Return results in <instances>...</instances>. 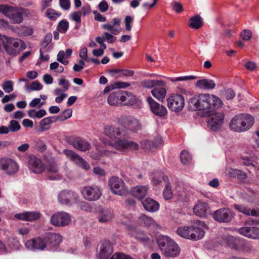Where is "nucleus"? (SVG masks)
<instances>
[{
  "label": "nucleus",
  "instance_id": "nucleus-1",
  "mask_svg": "<svg viewBox=\"0 0 259 259\" xmlns=\"http://www.w3.org/2000/svg\"><path fill=\"white\" fill-rule=\"evenodd\" d=\"M2 43L6 52L10 55L16 56L26 48V44L22 40L4 35Z\"/></svg>",
  "mask_w": 259,
  "mask_h": 259
},
{
  "label": "nucleus",
  "instance_id": "nucleus-2",
  "mask_svg": "<svg viewBox=\"0 0 259 259\" xmlns=\"http://www.w3.org/2000/svg\"><path fill=\"white\" fill-rule=\"evenodd\" d=\"M207 94H201L191 98L188 103V108L190 111H204L208 110Z\"/></svg>",
  "mask_w": 259,
  "mask_h": 259
},
{
  "label": "nucleus",
  "instance_id": "nucleus-3",
  "mask_svg": "<svg viewBox=\"0 0 259 259\" xmlns=\"http://www.w3.org/2000/svg\"><path fill=\"white\" fill-rule=\"evenodd\" d=\"M108 185L111 192L116 195L123 196L128 193V189L124 181L117 177L113 176L108 180Z\"/></svg>",
  "mask_w": 259,
  "mask_h": 259
},
{
  "label": "nucleus",
  "instance_id": "nucleus-4",
  "mask_svg": "<svg viewBox=\"0 0 259 259\" xmlns=\"http://www.w3.org/2000/svg\"><path fill=\"white\" fill-rule=\"evenodd\" d=\"M0 12L8 17L14 23L19 24L23 21V18L19 11V8L12 7L8 5H1Z\"/></svg>",
  "mask_w": 259,
  "mask_h": 259
},
{
  "label": "nucleus",
  "instance_id": "nucleus-5",
  "mask_svg": "<svg viewBox=\"0 0 259 259\" xmlns=\"http://www.w3.org/2000/svg\"><path fill=\"white\" fill-rule=\"evenodd\" d=\"M64 140L75 149L80 151H87L91 148L90 143L87 140L79 137L74 136H65Z\"/></svg>",
  "mask_w": 259,
  "mask_h": 259
},
{
  "label": "nucleus",
  "instance_id": "nucleus-6",
  "mask_svg": "<svg viewBox=\"0 0 259 259\" xmlns=\"http://www.w3.org/2000/svg\"><path fill=\"white\" fill-rule=\"evenodd\" d=\"M167 107L171 111L180 112L184 108L185 99L184 97L179 94H174L167 99Z\"/></svg>",
  "mask_w": 259,
  "mask_h": 259
},
{
  "label": "nucleus",
  "instance_id": "nucleus-7",
  "mask_svg": "<svg viewBox=\"0 0 259 259\" xmlns=\"http://www.w3.org/2000/svg\"><path fill=\"white\" fill-rule=\"evenodd\" d=\"M201 117H206L208 128L212 131H218L224 122V114H200Z\"/></svg>",
  "mask_w": 259,
  "mask_h": 259
},
{
  "label": "nucleus",
  "instance_id": "nucleus-8",
  "mask_svg": "<svg viewBox=\"0 0 259 259\" xmlns=\"http://www.w3.org/2000/svg\"><path fill=\"white\" fill-rule=\"evenodd\" d=\"M83 197L87 200L94 201L99 199L102 195L101 189L95 185L84 187L81 190Z\"/></svg>",
  "mask_w": 259,
  "mask_h": 259
},
{
  "label": "nucleus",
  "instance_id": "nucleus-9",
  "mask_svg": "<svg viewBox=\"0 0 259 259\" xmlns=\"http://www.w3.org/2000/svg\"><path fill=\"white\" fill-rule=\"evenodd\" d=\"M0 168L7 175H14L19 170V165L14 159L8 157L0 159Z\"/></svg>",
  "mask_w": 259,
  "mask_h": 259
},
{
  "label": "nucleus",
  "instance_id": "nucleus-10",
  "mask_svg": "<svg viewBox=\"0 0 259 259\" xmlns=\"http://www.w3.org/2000/svg\"><path fill=\"white\" fill-rule=\"evenodd\" d=\"M63 153L71 161L82 169L88 170L90 168V164L82 157L74 151L65 149L63 151Z\"/></svg>",
  "mask_w": 259,
  "mask_h": 259
},
{
  "label": "nucleus",
  "instance_id": "nucleus-11",
  "mask_svg": "<svg viewBox=\"0 0 259 259\" xmlns=\"http://www.w3.org/2000/svg\"><path fill=\"white\" fill-rule=\"evenodd\" d=\"M70 222V215L64 211L56 212L51 218V223L55 226L64 227L68 225Z\"/></svg>",
  "mask_w": 259,
  "mask_h": 259
},
{
  "label": "nucleus",
  "instance_id": "nucleus-12",
  "mask_svg": "<svg viewBox=\"0 0 259 259\" xmlns=\"http://www.w3.org/2000/svg\"><path fill=\"white\" fill-rule=\"evenodd\" d=\"M109 145L120 151L126 150H137L139 148L137 143L125 139H119L114 143H110Z\"/></svg>",
  "mask_w": 259,
  "mask_h": 259
},
{
  "label": "nucleus",
  "instance_id": "nucleus-13",
  "mask_svg": "<svg viewBox=\"0 0 259 259\" xmlns=\"http://www.w3.org/2000/svg\"><path fill=\"white\" fill-rule=\"evenodd\" d=\"M46 171L50 180H56L61 178L58 164L54 157L47 159Z\"/></svg>",
  "mask_w": 259,
  "mask_h": 259
},
{
  "label": "nucleus",
  "instance_id": "nucleus-14",
  "mask_svg": "<svg viewBox=\"0 0 259 259\" xmlns=\"http://www.w3.org/2000/svg\"><path fill=\"white\" fill-rule=\"evenodd\" d=\"M213 217L217 222L228 223L234 217V213L230 209L223 208L216 210L213 213Z\"/></svg>",
  "mask_w": 259,
  "mask_h": 259
},
{
  "label": "nucleus",
  "instance_id": "nucleus-15",
  "mask_svg": "<svg viewBox=\"0 0 259 259\" xmlns=\"http://www.w3.org/2000/svg\"><path fill=\"white\" fill-rule=\"evenodd\" d=\"M25 246L27 248L33 250H38L42 251L47 248V245L45 237H37L27 240L25 243Z\"/></svg>",
  "mask_w": 259,
  "mask_h": 259
},
{
  "label": "nucleus",
  "instance_id": "nucleus-16",
  "mask_svg": "<svg viewBox=\"0 0 259 259\" xmlns=\"http://www.w3.org/2000/svg\"><path fill=\"white\" fill-rule=\"evenodd\" d=\"M238 233L242 236L252 239H259V228L255 226H245L239 228Z\"/></svg>",
  "mask_w": 259,
  "mask_h": 259
},
{
  "label": "nucleus",
  "instance_id": "nucleus-17",
  "mask_svg": "<svg viewBox=\"0 0 259 259\" xmlns=\"http://www.w3.org/2000/svg\"><path fill=\"white\" fill-rule=\"evenodd\" d=\"M124 98L123 92L116 89L108 96V103L111 106H118L123 104Z\"/></svg>",
  "mask_w": 259,
  "mask_h": 259
},
{
  "label": "nucleus",
  "instance_id": "nucleus-18",
  "mask_svg": "<svg viewBox=\"0 0 259 259\" xmlns=\"http://www.w3.org/2000/svg\"><path fill=\"white\" fill-rule=\"evenodd\" d=\"M78 195L74 192L70 191H63L58 195V200L63 204H71L77 199Z\"/></svg>",
  "mask_w": 259,
  "mask_h": 259
},
{
  "label": "nucleus",
  "instance_id": "nucleus-19",
  "mask_svg": "<svg viewBox=\"0 0 259 259\" xmlns=\"http://www.w3.org/2000/svg\"><path fill=\"white\" fill-rule=\"evenodd\" d=\"M28 167L31 170L36 174L41 173L45 168L42 161L34 155L29 157Z\"/></svg>",
  "mask_w": 259,
  "mask_h": 259
},
{
  "label": "nucleus",
  "instance_id": "nucleus-20",
  "mask_svg": "<svg viewBox=\"0 0 259 259\" xmlns=\"http://www.w3.org/2000/svg\"><path fill=\"white\" fill-rule=\"evenodd\" d=\"M146 101L152 113H167L166 107L156 102L151 97H148Z\"/></svg>",
  "mask_w": 259,
  "mask_h": 259
},
{
  "label": "nucleus",
  "instance_id": "nucleus-21",
  "mask_svg": "<svg viewBox=\"0 0 259 259\" xmlns=\"http://www.w3.org/2000/svg\"><path fill=\"white\" fill-rule=\"evenodd\" d=\"M45 238L48 250H51L56 247L62 240V236L55 233H49Z\"/></svg>",
  "mask_w": 259,
  "mask_h": 259
},
{
  "label": "nucleus",
  "instance_id": "nucleus-22",
  "mask_svg": "<svg viewBox=\"0 0 259 259\" xmlns=\"http://www.w3.org/2000/svg\"><path fill=\"white\" fill-rule=\"evenodd\" d=\"M113 252V247L109 241H103L100 246L99 255L101 259L108 258Z\"/></svg>",
  "mask_w": 259,
  "mask_h": 259
},
{
  "label": "nucleus",
  "instance_id": "nucleus-23",
  "mask_svg": "<svg viewBox=\"0 0 259 259\" xmlns=\"http://www.w3.org/2000/svg\"><path fill=\"white\" fill-rule=\"evenodd\" d=\"M194 213L200 217H206L210 213L208 204L204 202L199 201L193 208Z\"/></svg>",
  "mask_w": 259,
  "mask_h": 259
},
{
  "label": "nucleus",
  "instance_id": "nucleus-24",
  "mask_svg": "<svg viewBox=\"0 0 259 259\" xmlns=\"http://www.w3.org/2000/svg\"><path fill=\"white\" fill-rule=\"evenodd\" d=\"M121 19L114 18L112 20V24L106 23L103 25L102 27L110 32L113 35H117L121 31L120 26Z\"/></svg>",
  "mask_w": 259,
  "mask_h": 259
},
{
  "label": "nucleus",
  "instance_id": "nucleus-25",
  "mask_svg": "<svg viewBox=\"0 0 259 259\" xmlns=\"http://www.w3.org/2000/svg\"><path fill=\"white\" fill-rule=\"evenodd\" d=\"M180 252V248L178 245L173 240L169 243V245L164 250L163 253L166 257H176Z\"/></svg>",
  "mask_w": 259,
  "mask_h": 259
},
{
  "label": "nucleus",
  "instance_id": "nucleus-26",
  "mask_svg": "<svg viewBox=\"0 0 259 259\" xmlns=\"http://www.w3.org/2000/svg\"><path fill=\"white\" fill-rule=\"evenodd\" d=\"M71 115L67 114V115H64L63 114H59L57 116L48 117L42 119L40 122V124L44 128L47 129L48 127H45L46 126L57 121H61L69 118L71 117Z\"/></svg>",
  "mask_w": 259,
  "mask_h": 259
},
{
  "label": "nucleus",
  "instance_id": "nucleus-27",
  "mask_svg": "<svg viewBox=\"0 0 259 259\" xmlns=\"http://www.w3.org/2000/svg\"><path fill=\"white\" fill-rule=\"evenodd\" d=\"M242 117L239 114H236L231 120L229 123L230 130L237 133H243Z\"/></svg>",
  "mask_w": 259,
  "mask_h": 259
},
{
  "label": "nucleus",
  "instance_id": "nucleus-28",
  "mask_svg": "<svg viewBox=\"0 0 259 259\" xmlns=\"http://www.w3.org/2000/svg\"><path fill=\"white\" fill-rule=\"evenodd\" d=\"M142 203L144 208L149 212H156L159 209V203L151 198H145Z\"/></svg>",
  "mask_w": 259,
  "mask_h": 259
},
{
  "label": "nucleus",
  "instance_id": "nucleus-29",
  "mask_svg": "<svg viewBox=\"0 0 259 259\" xmlns=\"http://www.w3.org/2000/svg\"><path fill=\"white\" fill-rule=\"evenodd\" d=\"M177 232L181 237L192 240H194L195 236L193 234V226H182L178 228Z\"/></svg>",
  "mask_w": 259,
  "mask_h": 259
},
{
  "label": "nucleus",
  "instance_id": "nucleus-30",
  "mask_svg": "<svg viewBox=\"0 0 259 259\" xmlns=\"http://www.w3.org/2000/svg\"><path fill=\"white\" fill-rule=\"evenodd\" d=\"M148 187L146 186L139 185L131 190V194L134 197L142 200L147 194Z\"/></svg>",
  "mask_w": 259,
  "mask_h": 259
},
{
  "label": "nucleus",
  "instance_id": "nucleus-31",
  "mask_svg": "<svg viewBox=\"0 0 259 259\" xmlns=\"http://www.w3.org/2000/svg\"><path fill=\"white\" fill-rule=\"evenodd\" d=\"M208 103L210 104L208 110H218L223 105L222 100L214 95L207 94Z\"/></svg>",
  "mask_w": 259,
  "mask_h": 259
},
{
  "label": "nucleus",
  "instance_id": "nucleus-32",
  "mask_svg": "<svg viewBox=\"0 0 259 259\" xmlns=\"http://www.w3.org/2000/svg\"><path fill=\"white\" fill-rule=\"evenodd\" d=\"M15 218L25 221H35L40 217V214L36 212H25L15 214Z\"/></svg>",
  "mask_w": 259,
  "mask_h": 259
},
{
  "label": "nucleus",
  "instance_id": "nucleus-33",
  "mask_svg": "<svg viewBox=\"0 0 259 259\" xmlns=\"http://www.w3.org/2000/svg\"><path fill=\"white\" fill-rule=\"evenodd\" d=\"M195 86L200 90H211L215 88V83L212 79H202L198 80Z\"/></svg>",
  "mask_w": 259,
  "mask_h": 259
},
{
  "label": "nucleus",
  "instance_id": "nucleus-34",
  "mask_svg": "<svg viewBox=\"0 0 259 259\" xmlns=\"http://www.w3.org/2000/svg\"><path fill=\"white\" fill-rule=\"evenodd\" d=\"M239 115L242 117L243 132L250 129L254 123V117L251 114H239Z\"/></svg>",
  "mask_w": 259,
  "mask_h": 259
},
{
  "label": "nucleus",
  "instance_id": "nucleus-35",
  "mask_svg": "<svg viewBox=\"0 0 259 259\" xmlns=\"http://www.w3.org/2000/svg\"><path fill=\"white\" fill-rule=\"evenodd\" d=\"M141 85L146 89H151L156 87H165V82L163 80L147 79L141 82Z\"/></svg>",
  "mask_w": 259,
  "mask_h": 259
},
{
  "label": "nucleus",
  "instance_id": "nucleus-36",
  "mask_svg": "<svg viewBox=\"0 0 259 259\" xmlns=\"http://www.w3.org/2000/svg\"><path fill=\"white\" fill-rule=\"evenodd\" d=\"M165 87H156L151 91L152 95L159 101L163 102L166 95Z\"/></svg>",
  "mask_w": 259,
  "mask_h": 259
},
{
  "label": "nucleus",
  "instance_id": "nucleus-37",
  "mask_svg": "<svg viewBox=\"0 0 259 259\" xmlns=\"http://www.w3.org/2000/svg\"><path fill=\"white\" fill-rule=\"evenodd\" d=\"M113 217L112 211L108 209H102L99 212L98 221L100 223H105L110 221Z\"/></svg>",
  "mask_w": 259,
  "mask_h": 259
},
{
  "label": "nucleus",
  "instance_id": "nucleus-38",
  "mask_svg": "<svg viewBox=\"0 0 259 259\" xmlns=\"http://www.w3.org/2000/svg\"><path fill=\"white\" fill-rule=\"evenodd\" d=\"M105 134L111 139H116L122 135V131L119 127L108 126L105 128Z\"/></svg>",
  "mask_w": 259,
  "mask_h": 259
},
{
  "label": "nucleus",
  "instance_id": "nucleus-39",
  "mask_svg": "<svg viewBox=\"0 0 259 259\" xmlns=\"http://www.w3.org/2000/svg\"><path fill=\"white\" fill-rule=\"evenodd\" d=\"M133 236L138 241L144 244H148L151 242L149 235L143 231H136Z\"/></svg>",
  "mask_w": 259,
  "mask_h": 259
},
{
  "label": "nucleus",
  "instance_id": "nucleus-40",
  "mask_svg": "<svg viewBox=\"0 0 259 259\" xmlns=\"http://www.w3.org/2000/svg\"><path fill=\"white\" fill-rule=\"evenodd\" d=\"M163 181L166 183L168 181V178L166 176H164L162 173L159 172H155L152 174V182L154 185H158Z\"/></svg>",
  "mask_w": 259,
  "mask_h": 259
},
{
  "label": "nucleus",
  "instance_id": "nucleus-41",
  "mask_svg": "<svg viewBox=\"0 0 259 259\" xmlns=\"http://www.w3.org/2000/svg\"><path fill=\"white\" fill-rule=\"evenodd\" d=\"M130 85V84L128 82H116L114 84H111L110 85L106 87L104 90L103 92L104 93H107L109 91L114 89H119V88H125Z\"/></svg>",
  "mask_w": 259,
  "mask_h": 259
},
{
  "label": "nucleus",
  "instance_id": "nucleus-42",
  "mask_svg": "<svg viewBox=\"0 0 259 259\" xmlns=\"http://www.w3.org/2000/svg\"><path fill=\"white\" fill-rule=\"evenodd\" d=\"M191 23L189 26L195 29H199L202 25V18L199 15H196L190 19Z\"/></svg>",
  "mask_w": 259,
  "mask_h": 259
},
{
  "label": "nucleus",
  "instance_id": "nucleus-43",
  "mask_svg": "<svg viewBox=\"0 0 259 259\" xmlns=\"http://www.w3.org/2000/svg\"><path fill=\"white\" fill-rule=\"evenodd\" d=\"M172 241V240L166 236H161L158 238L157 243L162 252L165 248H166V246L169 245V243Z\"/></svg>",
  "mask_w": 259,
  "mask_h": 259
},
{
  "label": "nucleus",
  "instance_id": "nucleus-44",
  "mask_svg": "<svg viewBox=\"0 0 259 259\" xmlns=\"http://www.w3.org/2000/svg\"><path fill=\"white\" fill-rule=\"evenodd\" d=\"M127 128L133 132H136L141 130V126L137 119H133L128 122Z\"/></svg>",
  "mask_w": 259,
  "mask_h": 259
},
{
  "label": "nucleus",
  "instance_id": "nucleus-45",
  "mask_svg": "<svg viewBox=\"0 0 259 259\" xmlns=\"http://www.w3.org/2000/svg\"><path fill=\"white\" fill-rule=\"evenodd\" d=\"M123 94L125 98L122 104L133 105L136 102V98L133 94L127 92H124Z\"/></svg>",
  "mask_w": 259,
  "mask_h": 259
},
{
  "label": "nucleus",
  "instance_id": "nucleus-46",
  "mask_svg": "<svg viewBox=\"0 0 259 259\" xmlns=\"http://www.w3.org/2000/svg\"><path fill=\"white\" fill-rule=\"evenodd\" d=\"M193 234L195 236L194 240H198L204 236L205 232L202 228L193 226Z\"/></svg>",
  "mask_w": 259,
  "mask_h": 259
},
{
  "label": "nucleus",
  "instance_id": "nucleus-47",
  "mask_svg": "<svg viewBox=\"0 0 259 259\" xmlns=\"http://www.w3.org/2000/svg\"><path fill=\"white\" fill-rule=\"evenodd\" d=\"M141 222H143L146 226H156L157 224L154 220L151 217H148L146 215H142L140 217Z\"/></svg>",
  "mask_w": 259,
  "mask_h": 259
},
{
  "label": "nucleus",
  "instance_id": "nucleus-48",
  "mask_svg": "<svg viewBox=\"0 0 259 259\" xmlns=\"http://www.w3.org/2000/svg\"><path fill=\"white\" fill-rule=\"evenodd\" d=\"M13 85L14 83L12 81L7 80L3 82L2 87L5 93H10L14 90Z\"/></svg>",
  "mask_w": 259,
  "mask_h": 259
},
{
  "label": "nucleus",
  "instance_id": "nucleus-49",
  "mask_svg": "<svg viewBox=\"0 0 259 259\" xmlns=\"http://www.w3.org/2000/svg\"><path fill=\"white\" fill-rule=\"evenodd\" d=\"M163 195L166 200L170 199L172 197V192L170 186V183L168 182L166 183L165 188L163 190Z\"/></svg>",
  "mask_w": 259,
  "mask_h": 259
},
{
  "label": "nucleus",
  "instance_id": "nucleus-50",
  "mask_svg": "<svg viewBox=\"0 0 259 259\" xmlns=\"http://www.w3.org/2000/svg\"><path fill=\"white\" fill-rule=\"evenodd\" d=\"M234 207L238 212L246 215H249L250 209L248 207L242 204H234Z\"/></svg>",
  "mask_w": 259,
  "mask_h": 259
},
{
  "label": "nucleus",
  "instance_id": "nucleus-51",
  "mask_svg": "<svg viewBox=\"0 0 259 259\" xmlns=\"http://www.w3.org/2000/svg\"><path fill=\"white\" fill-rule=\"evenodd\" d=\"M180 158L181 162L184 164H188L191 160V157L190 154L185 150H183L182 151L180 155Z\"/></svg>",
  "mask_w": 259,
  "mask_h": 259
},
{
  "label": "nucleus",
  "instance_id": "nucleus-52",
  "mask_svg": "<svg viewBox=\"0 0 259 259\" xmlns=\"http://www.w3.org/2000/svg\"><path fill=\"white\" fill-rule=\"evenodd\" d=\"M8 127L10 132L14 133L18 131L20 129L21 126L17 121L12 120L10 121Z\"/></svg>",
  "mask_w": 259,
  "mask_h": 259
},
{
  "label": "nucleus",
  "instance_id": "nucleus-53",
  "mask_svg": "<svg viewBox=\"0 0 259 259\" xmlns=\"http://www.w3.org/2000/svg\"><path fill=\"white\" fill-rule=\"evenodd\" d=\"M52 39V35L51 33H48L45 36L44 40L41 43L40 48L42 49V50H45L47 47L48 45L51 42Z\"/></svg>",
  "mask_w": 259,
  "mask_h": 259
},
{
  "label": "nucleus",
  "instance_id": "nucleus-54",
  "mask_svg": "<svg viewBox=\"0 0 259 259\" xmlns=\"http://www.w3.org/2000/svg\"><path fill=\"white\" fill-rule=\"evenodd\" d=\"M58 30L61 32L64 33H65L68 29L69 27V23L67 21L65 20H61L58 23Z\"/></svg>",
  "mask_w": 259,
  "mask_h": 259
},
{
  "label": "nucleus",
  "instance_id": "nucleus-55",
  "mask_svg": "<svg viewBox=\"0 0 259 259\" xmlns=\"http://www.w3.org/2000/svg\"><path fill=\"white\" fill-rule=\"evenodd\" d=\"M222 94L223 96L227 100H232L235 96V92L231 89H227L225 90L222 92Z\"/></svg>",
  "mask_w": 259,
  "mask_h": 259
},
{
  "label": "nucleus",
  "instance_id": "nucleus-56",
  "mask_svg": "<svg viewBox=\"0 0 259 259\" xmlns=\"http://www.w3.org/2000/svg\"><path fill=\"white\" fill-rule=\"evenodd\" d=\"M114 153H115L114 152H112L109 151L104 150L102 152H100L98 154H92L91 155V157L94 159L98 160V159H100L101 158V157H102L103 155L106 156H109L111 154H114Z\"/></svg>",
  "mask_w": 259,
  "mask_h": 259
},
{
  "label": "nucleus",
  "instance_id": "nucleus-57",
  "mask_svg": "<svg viewBox=\"0 0 259 259\" xmlns=\"http://www.w3.org/2000/svg\"><path fill=\"white\" fill-rule=\"evenodd\" d=\"M58 84L62 87L63 92H66L69 89L70 83L64 77H61L59 80Z\"/></svg>",
  "mask_w": 259,
  "mask_h": 259
},
{
  "label": "nucleus",
  "instance_id": "nucleus-58",
  "mask_svg": "<svg viewBox=\"0 0 259 259\" xmlns=\"http://www.w3.org/2000/svg\"><path fill=\"white\" fill-rule=\"evenodd\" d=\"M46 15L50 19L54 20L60 16V13H57L55 10L52 9H49L47 11Z\"/></svg>",
  "mask_w": 259,
  "mask_h": 259
},
{
  "label": "nucleus",
  "instance_id": "nucleus-59",
  "mask_svg": "<svg viewBox=\"0 0 259 259\" xmlns=\"http://www.w3.org/2000/svg\"><path fill=\"white\" fill-rule=\"evenodd\" d=\"M196 76L193 75L180 76L176 78H170V80L172 82L180 81H187L189 80H193L196 78Z\"/></svg>",
  "mask_w": 259,
  "mask_h": 259
},
{
  "label": "nucleus",
  "instance_id": "nucleus-60",
  "mask_svg": "<svg viewBox=\"0 0 259 259\" xmlns=\"http://www.w3.org/2000/svg\"><path fill=\"white\" fill-rule=\"evenodd\" d=\"M45 103V101L41 102L40 98H35L30 102L29 106L31 107L39 108Z\"/></svg>",
  "mask_w": 259,
  "mask_h": 259
},
{
  "label": "nucleus",
  "instance_id": "nucleus-61",
  "mask_svg": "<svg viewBox=\"0 0 259 259\" xmlns=\"http://www.w3.org/2000/svg\"><path fill=\"white\" fill-rule=\"evenodd\" d=\"M240 36L243 40L247 41L250 39L252 32L249 30L244 29L240 33Z\"/></svg>",
  "mask_w": 259,
  "mask_h": 259
},
{
  "label": "nucleus",
  "instance_id": "nucleus-62",
  "mask_svg": "<svg viewBox=\"0 0 259 259\" xmlns=\"http://www.w3.org/2000/svg\"><path fill=\"white\" fill-rule=\"evenodd\" d=\"M19 33L23 36H30L33 34V30L30 27H23L20 29Z\"/></svg>",
  "mask_w": 259,
  "mask_h": 259
},
{
  "label": "nucleus",
  "instance_id": "nucleus-63",
  "mask_svg": "<svg viewBox=\"0 0 259 259\" xmlns=\"http://www.w3.org/2000/svg\"><path fill=\"white\" fill-rule=\"evenodd\" d=\"M103 35L105 41H107L109 44L113 43L116 39V38L111 33L105 32Z\"/></svg>",
  "mask_w": 259,
  "mask_h": 259
},
{
  "label": "nucleus",
  "instance_id": "nucleus-64",
  "mask_svg": "<svg viewBox=\"0 0 259 259\" xmlns=\"http://www.w3.org/2000/svg\"><path fill=\"white\" fill-rule=\"evenodd\" d=\"M19 11H20L22 17L23 18V17H28L33 16L34 14V12L33 11H31L27 9L19 8Z\"/></svg>",
  "mask_w": 259,
  "mask_h": 259
}]
</instances>
